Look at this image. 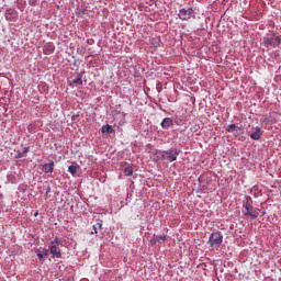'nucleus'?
<instances>
[{"label": "nucleus", "instance_id": "nucleus-2", "mask_svg": "<svg viewBox=\"0 0 281 281\" xmlns=\"http://www.w3.org/2000/svg\"><path fill=\"white\" fill-rule=\"evenodd\" d=\"M207 244L213 249L218 248L220 245H223V234L214 232L210 235Z\"/></svg>", "mask_w": 281, "mask_h": 281}, {"label": "nucleus", "instance_id": "nucleus-1", "mask_svg": "<svg viewBox=\"0 0 281 281\" xmlns=\"http://www.w3.org/2000/svg\"><path fill=\"white\" fill-rule=\"evenodd\" d=\"M48 249L53 258H63V252H60V238L55 237L54 240L49 241Z\"/></svg>", "mask_w": 281, "mask_h": 281}, {"label": "nucleus", "instance_id": "nucleus-6", "mask_svg": "<svg viewBox=\"0 0 281 281\" xmlns=\"http://www.w3.org/2000/svg\"><path fill=\"white\" fill-rule=\"evenodd\" d=\"M161 128L168 130L171 126H175V122L170 117H165L160 123Z\"/></svg>", "mask_w": 281, "mask_h": 281}, {"label": "nucleus", "instance_id": "nucleus-13", "mask_svg": "<svg viewBox=\"0 0 281 281\" xmlns=\"http://www.w3.org/2000/svg\"><path fill=\"white\" fill-rule=\"evenodd\" d=\"M78 166H76V165H70L69 167H68V172H70V175H72V177H76V172H78Z\"/></svg>", "mask_w": 281, "mask_h": 281}, {"label": "nucleus", "instance_id": "nucleus-11", "mask_svg": "<svg viewBox=\"0 0 281 281\" xmlns=\"http://www.w3.org/2000/svg\"><path fill=\"white\" fill-rule=\"evenodd\" d=\"M54 49H56V48L54 47V44H52V43H48L44 46L45 54H53Z\"/></svg>", "mask_w": 281, "mask_h": 281}, {"label": "nucleus", "instance_id": "nucleus-24", "mask_svg": "<svg viewBox=\"0 0 281 281\" xmlns=\"http://www.w3.org/2000/svg\"><path fill=\"white\" fill-rule=\"evenodd\" d=\"M35 216H38V213H35Z\"/></svg>", "mask_w": 281, "mask_h": 281}, {"label": "nucleus", "instance_id": "nucleus-8", "mask_svg": "<svg viewBox=\"0 0 281 281\" xmlns=\"http://www.w3.org/2000/svg\"><path fill=\"white\" fill-rule=\"evenodd\" d=\"M245 210L243 211V213L245 214V216H251V218H256L257 215L251 213V204L247 203L245 206Z\"/></svg>", "mask_w": 281, "mask_h": 281}, {"label": "nucleus", "instance_id": "nucleus-3", "mask_svg": "<svg viewBox=\"0 0 281 281\" xmlns=\"http://www.w3.org/2000/svg\"><path fill=\"white\" fill-rule=\"evenodd\" d=\"M177 157H179V150L177 148H171L161 153V158L165 161H177Z\"/></svg>", "mask_w": 281, "mask_h": 281}, {"label": "nucleus", "instance_id": "nucleus-10", "mask_svg": "<svg viewBox=\"0 0 281 281\" xmlns=\"http://www.w3.org/2000/svg\"><path fill=\"white\" fill-rule=\"evenodd\" d=\"M43 170L46 173H52L54 172V161L49 162V164H45L43 165Z\"/></svg>", "mask_w": 281, "mask_h": 281}, {"label": "nucleus", "instance_id": "nucleus-22", "mask_svg": "<svg viewBox=\"0 0 281 281\" xmlns=\"http://www.w3.org/2000/svg\"><path fill=\"white\" fill-rule=\"evenodd\" d=\"M150 243H151L153 245H157V243H158V241H157V237H155L154 239H151Z\"/></svg>", "mask_w": 281, "mask_h": 281}, {"label": "nucleus", "instance_id": "nucleus-4", "mask_svg": "<svg viewBox=\"0 0 281 281\" xmlns=\"http://www.w3.org/2000/svg\"><path fill=\"white\" fill-rule=\"evenodd\" d=\"M181 21H190V19H196V14L192 8L181 9L178 14Z\"/></svg>", "mask_w": 281, "mask_h": 281}, {"label": "nucleus", "instance_id": "nucleus-23", "mask_svg": "<svg viewBox=\"0 0 281 281\" xmlns=\"http://www.w3.org/2000/svg\"><path fill=\"white\" fill-rule=\"evenodd\" d=\"M48 251L49 250H47V249H43V251H42L43 256H47Z\"/></svg>", "mask_w": 281, "mask_h": 281}, {"label": "nucleus", "instance_id": "nucleus-12", "mask_svg": "<svg viewBox=\"0 0 281 281\" xmlns=\"http://www.w3.org/2000/svg\"><path fill=\"white\" fill-rule=\"evenodd\" d=\"M227 133H234L235 131H240V127H238L236 124H231L226 127Z\"/></svg>", "mask_w": 281, "mask_h": 281}, {"label": "nucleus", "instance_id": "nucleus-19", "mask_svg": "<svg viewBox=\"0 0 281 281\" xmlns=\"http://www.w3.org/2000/svg\"><path fill=\"white\" fill-rule=\"evenodd\" d=\"M272 38H273V41H274V44H276V43H278V44L281 43V35H279V36H273Z\"/></svg>", "mask_w": 281, "mask_h": 281}, {"label": "nucleus", "instance_id": "nucleus-15", "mask_svg": "<svg viewBox=\"0 0 281 281\" xmlns=\"http://www.w3.org/2000/svg\"><path fill=\"white\" fill-rule=\"evenodd\" d=\"M30 153V148L25 147L22 153H18L16 159H22V157H25Z\"/></svg>", "mask_w": 281, "mask_h": 281}, {"label": "nucleus", "instance_id": "nucleus-5", "mask_svg": "<svg viewBox=\"0 0 281 281\" xmlns=\"http://www.w3.org/2000/svg\"><path fill=\"white\" fill-rule=\"evenodd\" d=\"M262 44H263V46L267 47L268 49H273V48H276V42H274L273 37H269V36L263 37Z\"/></svg>", "mask_w": 281, "mask_h": 281}, {"label": "nucleus", "instance_id": "nucleus-20", "mask_svg": "<svg viewBox=\"0 0 281 281\" xmlns=\"http://www.w3.org/2000/svg\"><path fill=\"white\" fill-rule=\"evenodd\" d=\"M45 255H43V252H37V258L41 260V261H44L45 258H44Z\"/></svg>", "mask_w": 281, "mask_h": 281}, {"label": "nucleus", "instance_id": "nucleus-16", "mask_svg": "<svg viewBox=\"0 0 281 281\" xmlns=\"http://www.w3.org/2000/svg\"><path fill=\"white\" fill-rule=\"evenodd\" d=\"M123 172L125 177H133V168L131 166H127Z\"/></svg>", "mask_w": 281, "mask_h": 281}, {"label": "nucleus", "instance_id": "nucleus-7", "mask_svg": "<svg viewBox=\"0 0 281 281\" xmlns=\"http://www.w3.org/2000/svg\"><path fill=\"white\" fill-rule=\"evenodd\" d=\"M262 137V130L259 127V126H257L256 128H255V132H252L251 134H250V138L251 139H255V140H258V139H260Z\"/></svg>", "mask_w": 281, "mask_h": 281}, {"label": "nucleus", "instance_id": "nucleus-9", "mask_svg": "<svg viewBox=\"0 0 281 281\" xmlns=\"http://www.w3.org/2000/svg\"><path fill=\"white\" fill-rule=\"evenodd\" d=\"M102 135H111V133H115V130L111 127V125H103L101 128Z\"/></svg>", "mask_w": 281, "mask_h": 281}, {"label": "nucleus", "instance_id": "nucleus-21", "mask_svg": "<svg viewBox=\"0 0 281 281\" xmlns=\"http://www.w3.org/2000/svg\"><path fill=\"white\" fill-rule=\"evenodd\" d=\"M49 192H52V187H47V189H46V196H47V194H49Z\"/></svg>", "mask_w": 281, "mask_h": 281}, {"label": "nucleus", "instance_id": "nucleus-17", "mask_svg": "<svg viewBox=\"0 0 281 281\" xmlns=\"http://www.w3.org/2000/svg\"><path fill=\"white\" fill-rule=\"evenodd\" d=\"M74 85H82V75H78L77 78L72 80Z\"/></svg>", "mask_w": 281, "mask_h": 281}, {"label": "nucleus", "instance_id": "nucleus-18", "mask_svg": "<svg viewBox=\"0 0 281 281\" xmlns=\"http://www.w3.org/2000/svg\"><path fill=\"white\" fill-rule=\"evenodd\" d=\"M156 240L158 241V243H160V240H166V235H157L156 236Z\"/></svg>", "mask_w": 281, "mask_h": 281}, {"label": "nucleus", "instance_id": "nucleus-14", "mask_svg": "<svg viewBox=\"0 0 281 281\" xmlns=\"http://www.w3.org/2000/svg\"><path fill=\"white\" fill-rule=\"evenodd\" d=\"M94 234H98V232H100V229H102V221L97 222L93 226H92Z\"/></svg>", "mask_w": 281, "mask_h": 281}]
</instances>
